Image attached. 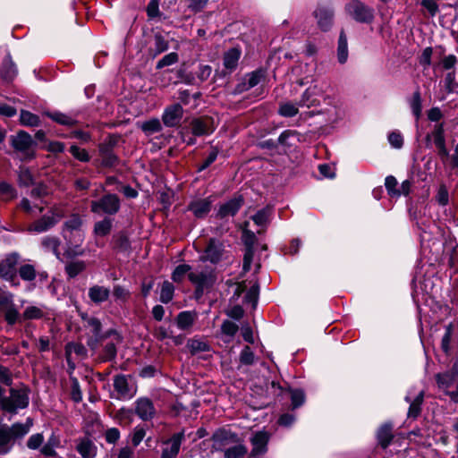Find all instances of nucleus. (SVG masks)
Masks as SVG:
<instances>
[{
	"instance_id": "nucleus-53",
	"label": "nucleus",
	"mask_w": 458,
	"mask_h": 458,
	"mask_svg": "<svg viewBox=\"0 0 458 458\" xmlns=\"http://www.w3.org/2000/svg\"><path fill=\"white\" fill-rule=\"evenodd\" d=\"M71 155L78 161L88 163L90 161L91 157L86 148H81L76 144H72L69 148Z\"/></svg>"
},
{
	"instance_id": "nucleus-56",
	"label": "nucleus",
	"mask_w": 458,
	"mask_h": 458,
	"mask_svg": "<svg viewBox=\"0 0 458 458\" xmlns=\"http://www.w3.org/2000/svg\"><path fill=\"white\" fill-rule=\"evenodd\" d=\"M63 138L77 139L82 144H87L92 141V134L89 131L82 130H73L69 134L60 135Z\"/></svg>"
},
{
	"instance_id": "nucleus-35",
	"label": "nucleus",
	"mask_w": 458,
	"mask_h": 458,
	"mask_svg": "<svg viewBox=\"0 0 458 458\" xmlns=\"http://www.w3.org/2000/svg\"><path fill=\"white\" fill-rule=\"evenodd\" d=\"M101 157L100 166L103 168H114L120 165L121 158L114 151H98Z\"/></svg>"
},
{
	"instance_id": "nucleus-12",
	"label": "nucleus",
	"mask_w": 458,
	"mask_h": 458,
	"mask_svg": "<svg viewBox=\"0 0 458 458\" xmlns=\"http://www.w3.org/2000/svg\"><path fill=\"white\" fill-rule=\"evenodd\" d=\"M183 107L181 103H174L165 107L162 114V123L165 126L174 128L181 125L183 117Z\"/></svg>"
},
{
	"instance_id": "nucleus-29",
	"label": "nucleus",
	"mask_w": 458,
	"mask_h": 458,
	"mask_svg": "<svg viewBox=\"0 0 458 458\" xmlns=\"http://www.w3.org/2000/svg\"><path fill=\"white\" fill-rule=\"evenodd\" d=\"M189 281L197 285H201L206 289L211 288L215 283V276L212 274H206L204 272H200L199 274L190 273L188 274Z\"/></svg>"
},
{
	"instance_id": "nucleus-20",
	"label": "nucleus",
	"mask_w": 458,
	"mask_h": 458,
	"mask_svg": "<svg viewBox=\"0 0 458 458\" xmlns=\"http://www.w3.org/2000/svg\"><path fill=\"white\" fill-rule=\"evenodd\" d=\"M134 412L143 421L152 420L156 414V409L152 400L148 397H140L135 401Z\"/></svg>"
},
{
	"instance_id": "nucleus-64",
	"label": "nucleus",
	"mask_w": 458,
	"mask_h": 458,
	"mask_svg": "<svg viewBox=\"0 0 458 458\" xmlns=\"http://www.w3.org/2000/svg\"><path fill=\"white\" fill-rule=\"evenodd\" d=\"M239 331V327L236 323L225 319L221 325V333L230 338H233Z\"/></svg>"
},
{
	"instance_id": "nucleus-26",
	"label": "nucleus",
	"mask_w": 458,
	"mask_h": 458,
	"mask_svg": "<svg viewBox=\"0 0 458 458\" xmlns=\"http://www.w3.org/2000/svg\"><path fill=\"white\" fill-rule=\"evenodd\" d=\"M242 55L240 47H232L224 54L223 64L226 70L234 71L238 66V62Z\"/></svg>"
},
{
	"instance_id": "nucleus-15",
	"label": "nucleus",
	"mask_w": 458,
	"mask_h": 458,
	"mask_svg": "<svg viewBox=\"0 0 458 458\" xmlns=\"http://www.w3.org/2000/svg\"><path fill=\"white\" fill-rule=\"evenodd\" d=\"M313 15L317 19L318 27L323 32L329 31L334 24L335 10L331 6L318 5Z\"/></svg>"
},
{
	"instance_id": "nucleus-63",
	"label": "nucleus",
	"mask_w": 458,
	"mask_h": 458,
	"mask_svg": "<svg viewBox=\"0 0 458 458\" xmlns=\"http://www.w3.org/2000/svg\"><path fill=\"white\" fill-rule=\"evenodd\" d=\"M398 182L396 178L394 175H387L385 179V186L387 191V194L392 198H398L399 197V191H398Z\"/></svg>"
},
{
	"instance_id": "nucleus-50",
	"label": "nucleus",
	"mask_w": 458,
	"mask_h": 458,
	"mask_svg": "<svg viewBox=\"0 0 458 458\" xmlns=\"http://www.w3.org/2000/svg\"><path fill=\"white\" fill-rule=\"evenodd\" d=\"M4 317L7 325L12 327L16 323L22 322L21 314H20L14 304L5 309Z\"/></svg>"
},
{
	"instance_id": "nucleus-51",
	"label": "nucleus",
	"mask_w": 458,
	"mask_h": 458,
	"mask_svg": "<svg viewBox=\"0 0 458 458\" xmlns=\"http://www.w3.org/2000/svg\"><path fill=\"white\" fill-rule=\"evenodd\" d=\"M72 351L78 356L86 357L88 351L81 343L69 342L65 345V356L66 360L69 362V357L71 356Z\"/></svg>"
},
{
	"instance_id": "nucleus-25",
	"label": "nucleus",
	"mask_w": 458,
	"mask_h": 458,
	"mask_svg": "<svg viewBox=\"0 0 458 458\" xmlns=\"http://www.w3.org/2000/svg\"><path fill=\"white\" fill-rule=\"evenodd\" d=\"M405 401L410 403L407 417L409 419L417 420L422 411L424 391H420L413 400H411L409 396H406Z\"/></svg>"
},
{
	"instance_id": "nucleus-23",
	"label": "nucleus",
	"mask_w": 458,
	"mask_h": 458,
	"mask_svg": "<svg viewBox=\"0 0 458 458\" xmlns=\"http://www.w3.org/2000/svg\"><path fill=\"white\" fill-rule=\"evenodd\" d=\"M18 74V69L13 62L12 55L7 54L3 59L0 67V78L5 83H11L14 81Z\"/></svg>"
},
{
	"instance_id": "nucleus-43",
	"label": "nucleus",
	"mask_w": 458,
	"mask_h": 458,
	"mask_svg": "<svg viewBox=\"0 0 458 458\" xmlns=\"http://www.w3.org/2000/svg\"><path fill=\"white\" fill-rule=\"evenodd\" d=\"M6 429L9 431L13 440L15 442L17 439H21L28 432L29 427L21 423L15 422L11 426L4 424Z\"/></svg>"
},
{
	"instance_id": "nucleus-60",
	"label": "nucleus",
	"mask_w": 458,
	"mask_h": 458,
	"mask_svg": "<svg viewBox=\"0 0 458 458\" xmlns=\"http://www.w3.org/2000/svg\"><path fill=\"white\" fill-rule=\"evenodd\" d=\"M240 363L245 366H251L255 362V355L249 345H245L239 356Z\"/></svg>"
},
{
	"instance_id": "nucleus-59",
	"label": "nucleus",
	"mask_w": 458,
	"mask_h": 458,
	"mask_svg": "<svg viewBox=\"0 0 458 458\" xmlns=\"http://www.w3.org/2000/svg\"><path fill=\"white\" fill-rule=\"evenodd\" d=\"M298 113V107L291 102H285L279 106L278 114L283 117L292 118Z\"/></svg>"
},
{
	"instance_id": "nucleus-22",
	"label": "nucleus",
	"mask_w": 458,
	"mask_h": 458,
	"mask_svg": "<svg viewBox=\"0 0 458 458\" xmlns=\"http://www.w3.org/2000/svg\"><path fill=\"white\" fill-rule=\"evenodd\" d=\"M212 208L210 197L191 200L187 205V210L191 212L198 219L205 218Z\"/></svg>"
},
{
	"instance_id": "nucleus-41",
	"label": "nucleus",
	"mask_w": 458,
	"mask_h": 458,
	"mask_svg": "<svg viewBox=\"0 0 458 458\" xmlns=\"http://www.w3.org/2000/svg\"><path fill=\"white\" fill-rule=\"evenodd\" d=\"M87 267V264L83 260H76L68 262L64 267V271L69 279L77 277Z\"/></svg>"
},
{
	"instance_id": "nucleus-24",
	"label": "nucleus",
	"mask_w": 458,
	"mask_h": 458,
	"mask_svg": "<svg viewBox=\"0 0 458 458\" xmlns=\"http://www.w3.org/2000/svg\"><path fill=\"white\" fill-rule=\"evenodd\" d=\"M42 114L49 119H51L53 122L64 125L66 127H74L79 123V121L72 118V116L62 113L60 111H44Z\"/></svg>"
},
{
	"instance_id": "nucleus-14",
	"label": "nucleus",
	"mask_w": 458,
	"mask_h": 458,
	"mask_svg": "<svg viewBox=\"0 0 458 458\" xmlns=\"http://www.w3.org/2000/svg\"><path fill=\"white\" fill-rule=\"evenodd\" d=\"M49 213L52 215H44L40 218L32 222L29 225L28 231L30 233H41L53 228L63 216L55 213L53 208L49 210Z\"/></svg>"
},
{
	"instance_id": "nucleus-27",
	"label": "nucleus",
	"mask_w": 458,
	"mask_h": 458,
	"mask_svg": "<svg viewBox=\"0 0 458 458\" xmlns=\"http://www.w3.org/2000/svg\"><path fill=\"white\" fill-rule=\"evenodd\" d=\"M89 298L95 304L106 301L110 296V290L106 287L95 284L89 288Z\"/></svg>"
},
{
	"instance_id": "nucleus-57",
	"label": "nucleus",
	"mask_w": 458,
	"mask_h": 458,
	"mask_svg": "<svg viewBox=\"0 0 458 458\" xmlns=\"http://www.w3.org/2000/svg\"><path fill=\"white\" fill-rule=\"evenodd\" d=\"M44 311L37 307V306H28L25 308L24 311L21 314L22 321L23 320H33V319H41L44 317Z\"/></svg>"
},
{
	"instance_id": "nucleus-2",
	"label": "nucleus",
	"mask_w": 458,
	"mask_h": 458,
	"mask_svg": "<svg viewBox=\"0 0 458 458\" xmlns=\"http://www.w3.org/2000/svg\"><path fill=\"white\" fill-rule=\"evenodd\" d=\"M10 396L1 400V411L10 414H17L18 410H23L30 405V388L25 384H21L19 389L11 387L9 389Z\"/></svg>"
},
{
	"instance_id": "nucleus-5",
	"label": "nucleus",
	"mask_w": 458,
	"mask_h": 458,
	"mask_svg": "<svg viewBox=\"0 0 458 458\" xmlns=\"http://www.w3.org/2000/svg\"><path fill=\"white\" fill-rule=\"evenodd\" d=\"M345 13L356 22L370 24L375 19V11L360 0H350L344 6Z\"/></svg>"
},
{
	"instance_id": "nucleus-8",
	"label": "nucleus",
	"mask_w": 458,
	"mask_h": 458,
	"mask_svg": "<svg viewBox=\"0 0 458 458\" xmlns=\"http://www.w3.org/2000/svg\"><path fill=\"white\" fill-rule=\"evenodd\" d=\"M190 123L191 134L195 137L211 135L216 129L214 118L207 114L193 117Z\"/></svg>"
},
{
	"instance_id": "nucleus-45",
	"label": "nucleus",
	"mask_w": 458,
	"mask_h": 458,
	"mask_svg": "<svg viewBox=\"0 0 458 458\" xmlns=\"http://www.w3.org/2000/svg\"><path fill=\"white\" fill-rule=\"evenodd\" d=\"M191 266L188 264H180L174 267L171 274V279L173 282L180 284L182 283L185 276L188 277V274L191 273Z\"/></svg>"
},
{
	"instance_id": "nucleus-13",
	"label": "nucleus",
	"mask_w": 458,
	"mask_h": 458,
	"mask_svg": "<svg viewBox=\"0 0 458 458\" xmlns=\"http://www.w3.org/2000/svg\"><path fill=\"white\" fill-rule=\"evenodd\" d=\"M129 377H131V376L124 374H117L114 377L113 386L116 395L111 393V398L116 400H130L134 396L136 391L133 393L131 392V386L128 382Z\"/></svg>"
},
{
	"instance_id": "nucleus-6",
	"label": "nucleus",
	"mask_w": 458,
	"mask_h": 458,
	"mask_svg": "<svg viewBox=\"0 0 458 458\" xmlns=\"http://www.w3.org/2000/svg\"><path fill=\"white\" fill-rule=\"evenodd\" d=\"M241 239L244 246L242 272L247 273L251 268V264L255 255V244L258 242V238L251 230L242 228Z\"/></svg>"
},
{
	"instance_id": "nucleus-48",
	"label": "nucleus",
	"mask_w": 458,
	"mask_h": 458,
	"mask_svg": "<svg viewBox=\"0 0 458 458\" xmlns=\"http://www.w3.org/2000/svg\"><path fill=\"white\" fill-rule=\"evenodd\" d=\"M248 452L247 447L239 442L224 450V458H242Z\"/></svg>"
},
{
	"instance_id": "nucleus-10",
	"label": "nucleus",
	"mask_w": 458,
	"mask_h": 458,
	"mask_svg": "<svg viewBox=\"0 0 458 458\" xmlns=\"http://www.w3.org/2000/svg\"><path fill=\"white\" fill-rule=\"evenodd\" d=\"M19 255L11 253L0 261V277L10 282L13 285L18 284L16 265L18 263Z\"/></svg>"
},
{
	"instance_id": "nucleus-40",
	"label": "nucleus",
	"mask_w": 458,
	"mask_h": 458,
	"mask_svg": "<svg viewBox=\"0 0 458 458\" xmlns=\"http://www.w3.org/2000/svg\"><path fill=\"white\" fill-rule=\"evenodd\" d=\"M19 122L21 125L26 127H38L41 125L39 116L25 109L21 110Z\"/></svg>"
},
{
	"instance_id": "nucleus-32",
	"label": "nucleus",
	"mask_w": 458,
	"mask_h": 458,
	"mask_svg": "<svg viewBox=\"0 0 458 458\" xmlns=\"http://www.w3.org/2000/svg\"><path fill=\"white\" fill-rule=\"evenodd\" d=\"M337 60L339 64H344L348 59V42L347 36L344 29L340 30L338 42H337Z\"/></svg>"
},
{
	"instance_id": "nucleus-33",
	"label": "nucleus",
	"mask_w": 458,
	"mask_h": 458,
	"mask_svg": "<svg viewBox=\"0 0 458 458\" xmlns=\"http://www.w3.org/2000/svg\"><path fill=\"white\" fill-rule=\"evenodd\" d=\"M14 443L15 442L13 440L4 425H0V455L9 454L12 451Z\"/></svg>"
},
{
	"instance_id": "nucleus-62",
	"label": "nucleus",
	"mask_w": 458,
	"mask_h": 458,
	"mask_svg": "<svg viewBox=\"0 0 458 458\" xmlns=\"http://www.w3.org/2000/svg\"><path fill=\"white\" fill-rule=\"evenodd\" d=\"M179 55L176 52H171L164 55L156 64L157 70H161L166 66H170L178 62Z\"/></svg>"
},
{
	"instance_id": "nucleus-30",
	"label": "nucleus",
	"mask_w": 458,
	"mask_h": 458,
	"mask_svg": "<svg viewBox=\"0 0 458 458\" xmlns=\"http://www.w3.org/2000/svg\"><path fill=\"white\" fill-rule=\"evenodd\" d=\"M196 316L195 311L184 310L179 312L175 318L177 327L182 331L190 329L193 326Z\"/></svg>"
},
{
	"instance_id": "nucleus-18",
	"label": "nucleus",
	"mask_w": 458,
	"mask_h": 458,
	"mask_svg": "<svg viewBox=\"0 0 458 458\" xmlns=\"http://www.w3.org/2000/svg\"><path fill=\"white\" fill-rule=\"evenodd\" d=\"M394 438V424L392 421H386L381 424L376 432L377 446L386 450L389 447Z\"/></svg>"
},
{
	"instance_id": "nucleus-61",
	"label": "nucleus",
	"mask_w": 458,
	"mask_h": 458,
	"mask_svg": "<svg viewBox=\"0 0 458 458\" xmlns=\"http://www.w3.org/2000/svg\"><path fill=\"white\" fill-rule=\"evenodd\" d=\"M19 276L24 281H33L37 273L34 266L30 264L21 265L18 270Z\"/></svg>"
},
{
	"instance_id": "nucleus-39",
	"label": "nucleus",
	"mask_w": 458,
	"mask_h": 458,
	"mask_svg": "<svg viewBox=\"0 0 458 458\" xmlns=\"http://www.w3.org/2000/svg\"><path fill=\"white\" fill-rule=\"evenodd\" d=\"M122 136L119 133H108L105 140L98 143V151H114V148L118 146Z\"/></svg>"
},
{
	"instance_id": "nucleus-16",
	"label": "nucleus",
	"mask_w": 458,
	"mask_h": 458,
	"mask_svg": "<svg viewBox=\"0 0 458 458\" xmlns=\"http://www.w3.org/2000/svg\"><path fill=\"white\" fill-rule=\"evenodd\" d=\"M432 136L434 139V144L437 149V155L442 163L445 164L449 160L450 153L445 145V129L443 123L435 125V128L432 131Z\"/></svg>"
},
{
	"instance_id": "nucleus-36",
	"label": "nucleus",
	"mask_w": 458,
	"mask_h": 458,
	"mask_svg": "<svg viewBox=\"0 0 458 458\" xmlns=\"http://www.w3.org/2000/svg\"><path fill=\"white\" fill-rule=\"evenodd\" d=\"M266 77L267 70L263 67H259L250 72H247L244 79L247 81V86L252 89L261 81H265Z\"/></svg>"
},
{
	"instance_id": "nucleus-47",
	"label": "nucleus",
	"mask_w": 458,
	"mask_h": 458,
	"mask_svg": "<svg viewBox=\"0 0 458 458\" xmlns=\"http://www.w3.org/2000/svg\"><path fill=\"white\" fill-rule=\"evenodd\" d=\"M259 291L260 286L259 281L257 280L246 292L243 299L244 303H250L253 308H256L259 301Z\"/></svg>"
},
{
	"instance_id": "nucleus-9",
	"label": "nucleus",
	"mask_w": 458,
	"mask_h": 458,
	"mask_svg": "<svg viewBox=\"0 0 458 458\" xmlns=\"http://www.w3.org/2000/svg\"><path fill=\"white\" fill-rule=\"evenodd\" d=\"M245 199L243 195L239 192L234 193L230 199L220 205L216 214V218L223 220L228 216H235L243 207Z\"/></svg>"
},
{
	"instance_id": "nucleus-19",
	"label": "nucleus",
	"mask_w": 458,
	"mask_h": 458,
	"mask_svg": "<svg viewBox=\"0 0 458 458\" xmlns=\"http://www.w3.org/2000/svg\"><path fill=\"white\" fill-rule=\"evenodd\" d=\"M185 440L184 429L174 433L170 438L164 441L165 445L171 444L169 448L162 450L161 458H177L182 443Z\"/></svg>"
},
{
	"instance_id": "nucleus-21",
	"label": "nucleus",
	"mask_w": 458,
	"mask_h": 458,
	"mask_svg": "<svg viewBox=\"0 0 458 458\" xmlns=\"http://www.w3.org/2000/svg\"><path fill=\"white\" fill-rule=\"evenodd\" d=\"M269 441V435L266 431H257L250 437V444L252 445V449L250 451V456L256 457L259 455H263L267 452V444Z\"/></svg>"
},
{
	"instance_id": "nucleus-34",
	"label": "nucleus",
	"mask_w": 458,
	"mask_h": 458,
	"mask_svg": "<svg viewBox=\"0 0 458 458\" xmlns=\"http://www.w3.org/2000/svg\"><path fill=\"white\" fill-rule=\"evenodd\" d=\"M454 327L452 323H449L445 327V333L441 340V350L446 356H452V338L454 335Z\"/></svg>"
},
{
	"instance_id": "nucleus-1",
	"label": "nucleus",
	"mask_w": 458,
	"mask_h": 458,
	"mask_svg": "<svg viewBox=\"0 0 458 458\" xmlns=\"http://www.w3.org/2000/svg\"><path fill=\"white\" fill-rule=\"evenodd\" d=\"M451 367L443 373H437L436 382L440 389L445 390L454 403H458V356L451 359Z\"/></svg>"
},
{
	"instance_id": "nucleus-11",
	"label": "nucleus",
	"mask_w": 458,
	"mask_h": 458,
	"mask_svg": "<svg viewBox=\"0 0 458 458\" xmlns=\"http://www.w3.org/2000/svg\"><path fill=\"white\" fill-rule=\"evenodd\" d=\"M225 246L221 241L216 238H209L204 250V255L199 257L202 262L209 261L213 265L218 264L223 257Z\"/></svg>"
},
{
	"instance_id": "nucleus-37",
	"label": "nucleus",
	"mask_w": 458,
	"mask_h": 458,
	"mask_svg": "<svg viewBox=\"0 0 458 458\" xmlns=\"http://www.w3.org/2000/svg\"><path fill=\"white\" fill-rule=\"evenodd\" d=\"M411 113L415 117L416 123H419L422 114V98L420 88L413 92L411 98L409 101Z\"/></svg>"
},
{
	"instance_id": "nucleus-3",
	"label": "nucleus",
	"mask_w": 458,
	"mask_h": 458,
	"mask_svg": "<svg viewBox=\"0 0 458 458\" xmlns=\"http://www.w3.org/2000/svg\"><path fill=\"white\" fill-rule=\"evenodd\" d=\"M9 142L16 152L22 154L21 161L30 162L37 157L35 148L38 146V142L28 131L19 130L16 134L10 136Z\"/></svg>"
},
{
	"instance_id": "nucleus-7",
	"label": "nucleus",
	"mask_w": 458,
	"mask_h": 458,
	"mask_svg": "<svg viewBox=\"0 0 458 458\" xmlns=\"http://www.w3.org/2000/svg\"><path fill=\"white\" fill-rule=\"evenodd\" d=\"M210 441L213 442L211 449L213 451L224 452L225 447L230 444H238L242 441L239 435L225 428H218L211 436Z\"/></svg>"
},
{
	"instance_id": "nucleus-31",
	"label": "nucleus",
	"mask_w": 458,
	"mask_h": 458,
	"mask_svg": "<svg viewBox=\"0 0 458 458\" xmlns=\"http://www.w3.org/2000/svg\"><path fill=\"white\" fill-rule=\"evenodd\" d=\"M286 392L290 394L291 410L294 411L301 407L306 401V394L301 388H293L290 386L286 387Z\"/></svg>"
},
{
	"instance_id": "nucleus-55",
	"label": "nucleus",
	"mask_w": 458,
	"mask_h": 458,
	"mask_svg": "<svg viewBox=\"0 0 458 458\" xmlns=\"http://www.w3.org/2000/svg\"><path fill=\"white\" fill-rule=\"evenodd\" d=\"M83 221L81 216L78 213H72L70 216V218L65 221L63 225V230H67L70 232L78 231L81 229Z\"/></svg>"
},
{
	"instance_id": "nucleus-46",
	"label": "nucleus",
	"mask_w": 458,
	"mask_h": 458,
	"mask_svg": "<svg viewBox=\"0 0 458 458\" xmlns=\"http://www.w3.org/2000/svg\"><path fill=\"white\" fill-rule=\"evenodd\" d=\"M174 295V286L173 283L165 280L161 285L159 301L164 304H167L173 300Z\"/></svg>"
},
{
	"instance_id": "nucleus-54",
	"label": "nucleus",
	"mask_w": 458,
	"mask_h": 458,
	"mask_svg": "<svg viewBox=\"0 0 458 458\" xmlns=\"http://www.w3.org/2000/svg\"><path fill=\"white\" fill-rule=\"evenodd\" d=\"M155 40V49L153 50V57H156L157 55H160L163 52H165L169 48V43L165 38V37L157 32L154 36ZM150 51L152 52V49L150 48Z\"/></svg>"
},
{
	"instance_id": "nucleus-4",
	"label": "nucleus",
	"mask_w": 458,
	"mask_h": 458,
	"mask_svg": "<svg viewBox=\"0 0 458 458\" xmlns=\"http://www.w3.org/2000/svg\"><path fill=\"white\" fill-rule=\"evenodd\" d=\"M89 207L93 214L111 217L120 211L121 199L117 194L109 192L97 200H92Z\"/></svg>"
},
{
	"instance_id": "nucleus-28",
	"label": "nucleus",
	"mask_w": 458,
	"mask_h": 458,
	"mask_svg": "<svg viewBox=\"0 0 458 458\" xmlns=\"http://www.w3.org/2000/svg\"><path fill=\"white\" fill-rule=\"evenodd\" d=\"M114 218L104 216L103 219L97 221L93 226V234L96 237H106L113 229Z\"/></svg>"
},
{
	"instance_id": "nucleus-42",
	"label": "nucleus",
	"mask_w": 458,
	"mask_h": 458,
	"mask_svg": "<svg viewBox=\"0 0 458 458\" xmlns=\"http://www.w3.org/2000/svg\"><path fill=\"white\" fill-rule=\"evenodd\" d=\"M18 184L20 187H30L35 184L34 175L30 169L26 166H20L18 172Z\"/></svg>"
},
{
	"instance_id": "nucleus-49",
	"label": "nucleus",
	"mask_w": 458,
	"mask_h": 458,
	"mask_svg": "<svg viewBox=\"0 0 458 458\" xmlns=\"http://www.w3.org/2000/svg\"><path fill=\"white\" fill-rule=\"evenodd\" d=\"M117 356L116 344L113 342L107 343L99 355V360L102 362L113 361Z\"/></svg>"
},
{
	"instance_id": "nucleus-38",
	"label": "nucleus",
	"mask_w": 458,
	"mask_h": 458,
	"mask_svg": "<svg viewBox=\"0 0 458 458\" xmlns=\"http://www.w3.org/2000/svg\"><path fill=\"white\" fill-rule=\"evenodd\" d=\"M76 449L82 458H95L97 455V446L89 438L79 443Z\"/></svg>"
},
{
	"instance_id": "nucleus-52",
	"label": "nucleus",
	"mask_w": 458,
	"mask_h": 458,
	"mask_svg": "<svg viewBox=\"0 0 458 458\" xmlns=\"http://www.w3.org/2000/svg\"><path fill=\"white\" fill-rule=\"evenodd\" d=\"M132 414L131 409L122 407L116 411L114 419L118 420L120 426L127 427L132 422Z\"/></svg>"
},
{
	"instance_id": "nucleus-44",
	"label": "nucleus",
	"mask_w": 458,
	"mask_h": 458,
	"mask_svg": "<svg viewBox=\"0 0 458 458\" xmlns=\"http://www.w3.org/2000/svg\"><path fill=\"white\" fill-rule=\"evenodd\" d=\"M140 129L147 136H150L162 131V123L158 118H151L143 122Z\"/></svg>"
},
{
	"instance_id": "nucleus-58",
	"label": "nucleus",
	"mask_w": 458,
	"mask_h": 458,
	"mask_svg": "<svg viewBox=\"0 0 458 458\" xmlns=\"http://www.w3.org/2000/svg\"><path fill=\"white\" fill-rule=\"evenodd\" d=\"M176 78L180 80V81L188 84V85H195L196 84V76L193 72H188L184 65L181 66L176 71Z\"/></svg>"
},
{
	"instance_id": "nucleus-17",
	"label": "nucleus",
	"mask_w": 458,
	"mask_h": 458,
	"mask_svg": "<svg viewBox=\"0 0 458 458\" xmlns=\"http://www.w3.org/2000/svg\"><path fill=\"white\" fill-rule=\"evenodd\" d=\"M111 249L116 253H127L131 251V242L126 230H120L112 235Z\"/></svg>"
}]
</instances>
